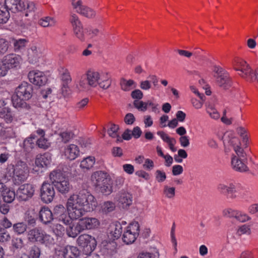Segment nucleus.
Here are the masks:
<instances>
[{"mask_svg":"<svg viewBox=\"0 0 258 258\" xmlns=\"http://www.w3.org/2000/svg\"><path fill=\"white\" fill-rule=\"evenodd\" d=\"M97 206V202L94 197L86 189H82L78 194L69 197L67 208L60 204L54 207L53 219L64 224H70L73 220L79 219L86 212L93 211Z\"/></svg>","mask_w":258,"mask_h":258,"instance_id":"f257e3e1","label":"nucleus"},{"mask_svg":"<svg viewBox=\"0 0 258 258\" xmlns=\"http://www.w3.org/2000/svg\"><path fill=\"white\" fill-rule=\"evenodd\" d=\"M89 85L96 87L97 85L102 89L108 88L111 84V80L107 73L88 71L86 77Z\"/></svg>","mask_w":258,"mask_h":258,"instance_id":"f03ea898","label":"nucleus"},{"mask_svg":"<svg viewBox=\"0 0 258 258\" xmlns=\"http://www.w3.org/2000/svg\"><path fill=\"white\" fill-rule=\"evenodd\" d=\"M8 172L13 174V178L15 184H20L24 182L29 175V169L26 163L22 160H18L15 165L10 164L7 168Z\"/></svg>","mask_w":258,"mask_h":258,"instance_id":"7ed1b4c3","label":"nucleus"},{"mask_svg":"<svg viewBox=\"0 0 258 258\" xmlns=\"http://www.w3.org/2000/svg\"><path fill=\"white\" fill-rule=\"evenodd\" d=\"M22 60L21 56L15 53L5 55L2 59V63H0V76L6 75L10 69L19 67Z\"/></svg>","mask_w":258,"mask_h":258,"instance_id":"20e7f679","label":"nucleus"},{"mask_svg":"<svg viewBox=\"0 0 258 258\" xmlns=\"http://www.w3.org/2000/svg\"><path fill=\"white\" fill-rule=\"evenodd\" d=\"M213 71L216 82L220 87L227 90L231 86V80L225 70L219 66H215Z\"/></svg>","mask_w":258,"mask_h":258,"instance_id":"39448f33","label":"nucleus"},{"mask_svg":"<svg viewBox=\"0 0 258 258\" xmlns=\"http://www.w3.org/2000/svg\"><path fill=\"white\" fill-rule=\"evenodd\" d=\"M234 69L238 72V75L249 81L256 80L258 83V68L253 74L252 70L246 61L239 60L235 66Z\"/></svg>","mask_w":258,"mask_h":258,"instance_id":"423d86ee","label":"nucleus"},{"mask_svg":"<svg viewBox=\"0 0 258 258\" xmlns=\"http://www.w3.org/2000/svg\"><path fill=\"white\" fill-rule=\"evenodd\" d=\"M80 246L84 248L83 253L86 255L90 254L96 248L97 242L94 237L88 234H82L77 239Z\"/></svg>","mask_w":258,"mask_h":258,"instance_id":"0eeeda50","label":"nucleus"},{"mask_svg":"<svg viewBox=\"0 0 258 258\" xmlns=\"http://www.w3.org/2000/svg\"><path fill=\"white\" fill-rule=\"evenodd\" d=\"M140 225L138 222H133L122 235L123 241L127 244L133 243L139 234Z\"/></svg>","mask_w":258,"mask_h":258,"instance_id":"6e6552de","label":"nucleus"},{"mask_svg":"<svg viewBox=\"0 0 258 258\" xmlns=\"http://www.w3.org/2000/svg\"><path fill=\"white\" fill-rule=\"evenodd\" d=\"M217 191L225 196L228 199H234L236 195V185L233 182L223 181L219 182L217 186Z\"/></svg>","mask_w":258,"mask_h":258,"instance_id":"1a4fd4ad","label":"nucleus"},{"mask_svg":"<svg viewBox=\"0 0 258 258\" xmlns=\"http://www.w3.org/2000/svg\"><path fill=\"white\" fill-rule=\"evenodd\" d=\"M55 195L54 186L50 183L44 182L40 189L41 201L46 204L51 203Z\"/></svg>","mask_w":258,"mask_h":258,"instance_id":"9d476101","label":"nucleus"},{"mask_svg":"<svg viewBox=\"0 0 258 258\" xmlns=\"http://www.w3.org/2000/svg\"><path fill=\"white\" fill-rule=\"evenodd\" d=\"M115 200L120 208L127 209L132 204L133 196L128 191L122 189L116 194Z\"/></svg>","mask_w":258,"mask_h":258,"instance_id":"9b49d317","label":"nucleus"},{"mask_svg":"<svg viewBox=\"0 0 258 258\" xmlns=\"http://www.w3.org/2000/svg\"><path fill=\"white\" fill-rule=\"evenodd\" d=\"M35 189L31 184L21 185L17 190V198L20 201H26L34 195Z\"/></svg>","mask_w":258,"mask_h":258,"instance_id":"f8f14e48","label":"nucleus"},{"mask_svg":"<svg viewBox=\"0 0 258 258\" xmlns=\"http://www.w3.org/2000/svg\"><path fill=\"white\" fill-rule=\"evenodd\" d=\"M61 73V80L63 82L61 94L66 97L72 94V90L68 85L72 82V77L69 71L66 68H62Z\"/></svg>","mask_w":258,"mask_h":258,"instance_id":"ddd939ff","label":"nucleus"},{"mask_svg":"<svg viewBox=\"0 0 258 258\" xmlns=\"http://www.w3.org/2000/svg\"><path fill=\"white\" fill-rule=\"evenodd\" d=\"M245 156L241 157L239 156L234 155L231 159V165L232 168L238 172H246L248 171V168L246 165L247 162V155L245 152Z\"/></svg>","mask_w":258,"mask_h":258,"instance_id":"4468645a","label":"nucleus"},{"mask_svg":"<svg viewBox=\"0 0 258 258\" xmlns=\"http://www.w3.org/2000/svg\"><path fill=\"white\" fill-rule=\"evenodd\" d=\"M47 236L43 230L39 227H35L30 230L28 232V239L32 242H38L43 244Z\"/></svg>","mask_w":258,"mask_h":258,"instance_id":"2eb2a0df","label":"nucleus"},{"mask_svg":"<svg viewBox=\"0 0 258 258\" xmlns=\"http://www.w3.org/2000/svg\"><path fill=\"white\" fill-rule=\"evenodd\" d=\"M29 81L35 85L41 86L47 81V77L44 74L39 71H31L28 74Z\"/></svg>","mask_w":258,"mask_h":258,"instance_id":"dca6fc26","label":"nucleus"},{"mask_svg":"<svg viewBox=\"0 0 258 258\" xmlns=\"http://www.w3.org/2000/svg\"><path fill=\"white\" fill-rule=\"evenodd\" d=\"M14 95L16 97H32L35 95V93L33 86L26 82H23L15 89Z\"/></svg>","mask_w":258,"mask_h":258,"instance_id":"f3484780","label":"nucleus"},{"mask_svg":"<svg viewBox=\"0 0 258 258\" xmlns=\"http://www.w3.org/2000/svg\"><path fill=\"white\" fill-rule=\"evenodd\" d=\"M108 236L110 238L115 240L120 237L122 233V226L118 222L111 223L107 229Z\"/></svg>","mask_w":258,"mask_h":258,"instance_id":"a211bd4d","label":"nucleus"},{"mask_svg":"<svg viewBox=\"0 0 258 258\" xmlns=\"http://www.w3.org/2000/svg\"><path fill=\"white\" fill-rule=\"evenodd\" d=\"M4 5L13 13L22 11L25 8L24 3L21 0H5Z\"/></svg>","mask_w":258,"mask_h":258,"instance_id":"6ab92c4d","label":"nucleus"},{"mask_svg":"<svg viewBox=\"0 0 258 258\" xmlns=\"http://www.w3.org/2000/svg\"><path fill=\"white\" fill-rule=\"evenodd\" d=\"M91 180L95 186L105 183L107 181H110V179L107 178V174L102 171H97L94 172L91 175Z\"/></svg>","mask_w":258,"mask_h":258,"instance_id":"aec40b11","label":"nucleus"},{"mask_svg":"<svg viewBox=\"0 0 258 258\" xmlns=\"http://www.w3.org/2000/svg\"><path fill=\"white\" fill-rule=\"evenodd\" d=\"M83 230L97 227L99 225L98 220L95 218L85 217L79 220Z\"/></svg>","mask_w":258,"mask_h":258,"instance_id":"412c9836","label":"nucleus"},{"mask_svg":"<svg viewBox=\"0 0 258 258\" xmlns=\"http://www.w3.org/2000/svg\"><path fill=\"white\" fill-rule=\"evenodd\" d=\"M64 150L65 157L70 160H75L80 154L79 148L75 144L67 146Z\"/></svg>","mask_w":258,"mask_h":258,"instance_id":"4be33fe9","label":"nucleus"},{"mask_svg":"<svg viewBox=\"0 0 258 258\" xmlns=\"http://www.w3.org/2000/svg\"><path fill=\"white\" fill-rule=\"evenodd\" d=\"M39 215L40 221L45 224L50 223L54 219L53 213L48 207H42Z\"/></svg>","mask_w":258,"mask_h":258,"instance_id":"5701e85b","label":"nucleus"},{"mask_svg":"<svg viewBox=\"0 0 258 258\" xmlns=\"http://www.w3.org/2000/svg\"><path fill=\"white\" fill-rule=\"evenodd\" d=\"M228 143L232 147L236 154L241 157H244L245 152L240 146L241 144L239 140L236 137H232L228 141Z\"/></svg>","mask_w":258,"mask_h":258,"instance_id":"b1692460","label":"nucleus"},{"mask_svg":"<svg viewBox=\"0 0 258 258\" xmlns=\"http://www.w3.org/2000/svg\"><path fill=\"white\" fill-rule=\"evenodd\" d=\"M51 156L49 153L37 156L35 160V164L39 167H46L50 164Z\"/></svg>","mask_w":258,"mask_h":258,"instance_id":"393cba45","label":"nucleus"},{"mask_svg":"<svg viewBox=\"0 0 258 258\" xmlns=\"http://www.w3.org/2000/svg\"><path fill=\"white\" fill-rule=\"evenodd\" d=\"M148 78L150 81L146 80L140 82V88L145 91H148L152 88V83L155 87L158 84V79L154 75L149 76Z\"/></svg>","mask_w":258,"mask_h":258,"instance_id":"a878e982","label":"nucleus"},{"mask_svg":"<svg viewBox=\"0 0 258 258\" xmlns=\"http://www.w3.org/2000/svg\"><path fill=\"white\" fill-rule=\"evenodd\" d=\"M119 85L122 91L129 92L136 88L137 83L132 79L127 80L124 78H121L119 81Z\"/></svg>","mask_w":258,"mask_h":258,"instance_id":"bb28decb","label":"nucleus"},{"mask_svg":"<svg viewBox=\"0 0 258 258\" xmlns=\"http://www.w3.org/2000/svg\"><path fill=\"white\" fill-rule=\"evenodd\" d=\"M64 258H81V252L76 246H70L63 251Z\"/></svg>","mask_w":258,"mask_h":258,"instance_id":"cd10ccee","label":"nucleus"},{"mask_svg":"<svg viewBox=\"0 0 258 258\" xmlns=\"http://www.w3.org/2000/svg\"><path fill=\"white\" fill-rule=\"evenodd\" d=\"M72 222L70 224H66L67 225H69L67 228L66 231L69 237L75 238L83 230L82 227H81L79 221H78L75 226L72 225Z\"/></svg>","mask_w":258,"mask_h":258,"instance_id":"c85d7f7f","label":"nucleus"},{"mask_svg":"<svg viewBox=\"0 0 258 258\" xmlns=\"http://www.w3.org/2000/svg\"><path fill=\"white\" fill-rule=\"evenodd\" d=\"M65 178L63 173L60 170H53L49 174V179L51 184L53 186L64 180Z\"/></svg>","mask_w":258,"mask_h":258,"instance_id":"c756f323","label":"nucleus"},{"mask_svg":"<svg viewBox=\"0 0 258 258\" xmlns=\"http://www.w3.org/2000/svg\"><path fill=\"white\" fill-rule=\"evenodd\" d=\"M56 189L62 194L69 192L71 188L69 181L66 178L54 186Z\"/></svg>","mask_w":258,"mask_h":258,"instance_id":"7c9ffc66","label":"nucleus"},{"mask_svg":"<svg viewBox=\"0 0 258 258\" xmlns=\"http://www.w3.org/2000/svg\"><path fill=\"white\" fill-rule=\"evenodd\" d=\"M12 42L13 44L14 50L15 52H18L23 49L26 45L28 41L26 39H18L14 38L11 39Z\"/></svg>","mask_w":258,"mask_h":258,"instance_id":"2f4dec72","label":"nucleus"},{"mask_svg":"<svg viewBox=\"0 0 258 258\" xmlns=\"http://www.w3.org/2000/svg\"><path fill=\"white\" fill-rule=\"evenodd\" d=\"M2 196L5 203H11L14 201L16 197H17V193L16 194L14 190L8 188L5 189Z\"/></svg>","mask_w":258,"mask_h":258,"instance_id":"473e14b6","label":"nucleus"},{"mask_svg":"<svg viewBox=\"0 0 258 258\" xmlns=\"http://www.w3.org/2000/svg\"><path fill=\"white\" fill-rule=\"evenodd\" d=\"M79 14L89 19H94L96 16V12L94 10L85 5L80 11Z\"/></svg>","mask_w":258,"mask_h":258,"instance_id":"72a5a7b5","label":"nucleus"},{"mask_svg":"<svg viewBox=\"0 0 258 258\" xmlns=\"http://www.w3.org/2000/svg\"><path fill=\"white\" fill-rule=\"evenodd\" d=\"M35 136H31L30 137L26 139L23 142V147L25 151L27 152H30L35 146Z\"/></svg>","mask_w":258,"mask_h":258,"instance_id":"f704fd0d","label":"nucleus"},{"mask_svg":"<svg viewBox=\"0 0 258 258\" xmlns=\"http://www.w3.org/2000/svg\"><path fill=\"white\" fill-rule=\"evenodd\" d=\"M10 17V13L5 6L0 4V24L6 23Z\"/></svg>","mask_w":258,"mask_h":258,"instance_id":"c9c22d12","label":"nucleus"},{"mask_svg":"<svg viewBox=\"0 0 258 258\" xmlns=\"http://www.w3.org/2000/svg\"><path fill=\"white\" fill-rule=\"evenodd\" d=\"M28 56L32 63L35 62L40 56L39 49L35 46H32L29 51Z\"/></svg>","mask_w":258,"mask_h":258,"instance_id":"e433bc0d","label":"nucleus"},{"mask_svg":"<svg viewBox=\"0 0 258 258\" xmlns=\"http://www.w3.org/2000/svg\"><path fill=\"white\" fill-rule=\"evenodd\" d=\"M0 117L4 118L7 122H11L13 119L12 112L10 108L5 107L0 111Z\"/></svg>","mask_w":258,"mask_h":258,"instance_id":"4c0bfd02","label":"nucleus"},{"mask_svg":"<svg viewBox=\"0 0 258 258\" xmlns=\"http://www.w3.org/2000/svg\"><path fill=\"white\" fill-rule=\"evenodd\" d=\"M95 162V158L94 157L89 156L81 161L80 167L83 169H89L93 166Z\"/></svg>","mask_w":258,"mask_h":258,"instance_id":"58836bf2","label":"nucleus"},{"mask_svg":"<svg viewBox=\"0 0 258 258\" xmlns=\"http://www.w3.org/2000/svg\"><path fill=\"white\" fill-rule=\"evenodd\" d=\"M59 137L62 142L66 144L75 137V134L72 131H65L60 133Z\"/></svg>","mask_w":258,"mask_h":258,"instance_id":"ea45409f","label":"nucleus"},{"mask_svg":"<svg viewBox=\"0 0 258 258\" xmlns=\"http://www.w3.org/2000/svg\"><path fill=\"white\" fill-rule=\"evenodd\" d=\"M119 130V126L115 124H111V127L108 130L107 133L110 137L115 138H117L116 141H122L121 138L119 137L117 134V132Z\"/></svg>","mask_w":258,"mask_h":258,"instance_id":"a19ab883","label":"nucleus"},{"mask_svg":"<svg viewBox=\"0 0 258 258\" xmlns=\"http://www.w3.org/2000/svg\"><path fill=\"white\" fill-rule=\"evenodd\" d=\"M27 225L23 222H19L13 224V230L17 234H23L27 230Z\"/></svg>","mask_w":258,"mask_h":258,"instance_id":"79ce46f5","label":"nucleus"},{"mask_svg":"<svg viewBox=\"0 0 258 258\" xmlns=\"http://www.w3.org/2000/svg\"><path fill=\"white\" fill-rule=\"evenodd\" d=\"M96 186L103 194L105 195H110L112 192V186L110 185V181H107L105 183Z\"/></svg>","mask_w":258,"mask_h":258,"instance_id":"37998d69","label":"nucleus"},{"mask_svg":"<svg viewBox=\"0 0 258 258\" xmlns=\"http://www.w3.org/2000/svg\"><path fill=\"white\" fill-rule=\"evenodd\" d=\"M90 85L88 83L87 78L85 76H82L80 78L78 84H77L76 87L80 91H86L89 89Z\"/></svg>","mask_w":258,"mask_h":258,"instance_id":"c03bdc74","label":"nucleus"},{"mask_svg":"<svg viewBox=\"0 0 258 258\" xmlns=\"http://www.w3.org/2000/svg\"><path fill=\"white\" fill-rule=\"evenodd\" d=\"M13 106L15 108H27V103L22 98H11Z\"/></svg>","mask_w":258,"mask_h":258,"instance_id":"a18cd8bd","label":"nucleus"},{"mask_svg":"<svg viewBox=\"0 0 258 258\" xmlns=\"http://www.w3.org/2000/svg\"><path fill=\"white\" fill-rule=\"evenodd\" d=\"M55 21L54 20L48 17L41 19L39 21V25L44 27L53 26L55 25Z\"/></svg>","mask_w":258,"mask_h":258,"instance_id":"49530a36","label":"nucleus"},{"mask_svg":"<svg viewBox=\"0 0 258 258\" xmlns=\"http://www.w3.org/2000/svg\"><path fill=\"white\" fill-rule=\"evenodd\" d=\"M207 112L211 118L214 119H217L220 117V114L217 110L210 104L207 108Z\"/></svg>","mask_w":258,"mask_h":258,"instance_id":"de8ad7c7","label":"nucleus"},{"mask_svg":"<svg viewBox=\"0 0 258 258\" xmlns=\"http://www.w3.org/2000/svg\"><path fill=\"white\" fill-rule=\"evenodd\" d=\"M175 188L173 187L164 186L163 193L165 197L168 199H173L175 197Z\"/></svg>","mask_w":258,"mask_h":258,"instance_id":"09e8293b","label":"nucleus"},{"mask_svg":"<svg viewBox=\"0 0 258 258\" xmlns=\"http://www.w3.org/2000/svg\"><path fill=\"white\" fill-rule=\"evenodd\" d=\"M70 22L72 25L73 29L83 26L78 16L75 14H71L70 18Z\"/></svg>","mask_w":258,"mask_h":258,"instance_id":"8fccbe9b","label":"nucleus"},{"mask_svg":"<svg viewBox=\"0 0 258 258\" xmlns=\"http://www.w3.org/2000/svg\"><path fill=\"white\" fill-rule=\"evenodd\" d=\"M76 37L82 41L85 40V35L83 26L73 28Z\"/></svg>","mask_w":258,"mask_h":258,"instance_id":"3c124183","label":"nucleus"},{"mask_svg":"<svg viewBox=\"0 0 258 258\" xmlns=\"http://www.w3.org/2000/svg\"><path fill=\"white\" fill-rule=\"evenodd\" d=\"M115 204L111 201L104 202L102 206V210L107 213L113 211L115 209Z\"/></svg>","mask_w":258,"mask_h":258,"instance_id":"603ef678","label":"nucleus"},{"mask_svg":"<svg viewBox=\"0 0 258 258\" xmlns=\"http://www.w3.org/2000/svg\"><path fill=\"white\" fill-rule=\"evenodd\" d=\"M9 47V42L6 39L0 38V55L6 53Z\"/></svg>","mask_w":258,"mask_h":258,"instance_id":"864d4df0","label":"nucleus"},{"mask_svg":"<svg viewBox=\"0 0 258 258\" xmlns=\"http://www.w3.org/2000/svg\"><path fill=\"white\" fill-rule=\"evenodd\" d=\"M41 254L40 248L36 246H33L30 251V256L31 258H39Z\"/></svg>","mask_w":258,"mask_h":258,"instance_id":"5fc2aeb1","label":"nucleus"},{"mask_svg":"<svg viewBox=\"0 0 258 258\" xmlns=\"http://www.w3.org/2000/svg\"><path fill=\"white\" fill-rule=\"evenodd\" d=\"M11 239L9 233L3 228H0V242H5Z\"/></svg>","mask_w":258,"mask_h":258,"instance_id":"6e6d98bb","label":"nucleus"},{"mask_svg":"<svg viewBox=\"0 0 258 258\" xmlns=\"http://www.w3.org/2000/svg\"><path fill=\"white\" fill-rule=\"evenodd\" d=\"M250 229L249 226L247 225H243L239 227L236 232V234L238 236H241L242 234H250Z\"/></svg>","mask_w":258,"mask_h":258,"instance_id":"4d7b16f0","label":"nucleus"},{"mask_svg":"<svg viewBox=\"0 0 258 258\" xmlns=\"http://www.w3.org/2000/svg\"><path fill=\"white\" fill-rule=\"evenodd\" d=\"M12 245L13 248L20 249L23 247L24 242L20 238H14L12 240Z\"/></svg>","mask_w":258,"mask_h":258,"instance_id":"13d9d810","label":"nucleus"},{"mask_svg":"<svg viewBox=\"0 0 258 258\" xmlns=\"http://www.w3.org/2000/svg\"><path fill=\"white\" fill-rule=\"evenodd\" d=\"M37 145L42 149H46L50 146L49 142L44 137H40L37 141Z\"/></svg>","mask_w":258,"mask_h":258,"instance_id":"bf43d9fd","label":"nucleus"},{"mask_svg":"<svg viewBox=\"0 0 258 258\" xmlns=\"http://www.w3.org/2000/svg\"><path fill=\"white\" fill-rule=\"evenodd\" d=\"M71 4L74 10L78 13L81 10V9L85 6L83 4L82 0H71Z\"/></svg>","mask_w":258,"mask_h":258,"instance_id":"052dcab7","label":"nucleus"},{"mask_svg":"<svg viewBox=\"0 0 258 258\" xmlns=\"http://www.w3.org/2000/svg\"><path fill=\"white\" fill-rule=\"evenodd\" d=\"M199 83L201 86L205 91V94L207 96H210L212 95V91L211 90V87L209 84H208L204 79H201L199 80Z\"/></svg>","mask_w":258,"mask_h":258,"instance_id":"680f3d73","label":"nucleus"},{"mask_svg":"<svg viewBox=\"0 0 258 258\" xmlns=\"http://www.w3.org/2000/svg\"><path fill=\"white\" fill-rule=\"evenodd\" d=\"M205 101L203 98H192L191 99L192 105L197 109L201 108Z\"/></svg>","mask_w":258,"mask_h":258,"instance_id":"e2e57ef3","label":"nucleus"},{"mask_svg":"<svg viewBox=\"0 0 258 258\" xmlns=\"http://www.w3.org/2000/svg\"><path fill=\"white\" fill-rule=\"evenodd\" d=\"M134 105L136 108L141 111H145V102L140 100L142 98H136Z\"/></svg>","mask_w":258,"mask_h":258,"instance_id":"0e129e2a","label":"nucleus"},{"mask_svg":"<svg viewBox=\"0 0 258 258\" xmlns=\"http://www.w3.org/2000/svg\"><path fill=\"white\" fill-rule=\"evenodd\" d=\"M223 215L225 217L229 218H235L237 214V211L231 209H224L222 212Z\"/></svg>","mask_w":258,"mask_h":258,"instance_id":"69168bd1","label":"nucleus"},{"mask_svg":"<svg viewBox=\"0 0 258 258\" xmlns=\"http://www.w3.org/2000/svg\"><path fill=\"white\" fill-rule=\"evenodd\" d=\"M157 135H159L161 139L167 144L171 141H173L174 143H176V140L174 138H170L163 131H158Z\"/></svg>","mask_w":258,"mask_h":258,"instance_id":"338daca9","label":"nucleus"},{"mask_svg":"<svg viewBox=\"0 0 258 258\" xmlns=\"http://www.w3.org/2000/svg\"><path fill=\"white\" fill-rule=\"evenodd\" d=\"M156 179L159 182L164 181L166 178V175L164 172L157 170L156 172Z\"/></svg>","mask_w":258,"mask_h":258,"instance_id":"774afa93","label":"nucleus"}]
</instances>
